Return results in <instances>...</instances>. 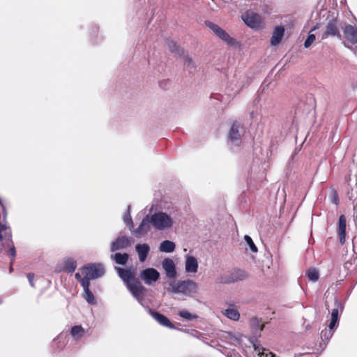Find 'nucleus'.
<instances>
[{"label":"nucleus","mask_w":357,"mask_h":357,"mask_svg":"<svg viewBox=\"0 0 357 357\" xmlns=\"http://www.w3.org/2000/svg\"><path fill=\"white\" fill-rule=\"evenodd\" d=\"M0 207L1 210V212H0V241L2 243V245L4 248H9L6 253L13 257L10 262L11 264H13L14 258L16 256V250L12 240L10 231L8 230L6 225L4 224L6 220L7 212L1 198H0ZM13 270V266L10 265V273H11Z\"/></svg>","instance_id":"20e7f679"},{"label":"nucleus","mask_w":357,"mask_h":357,"mask_svg":"<svg viewBox=\"0 0 357 357\" xmlns=\"http://www.w3.org/2000/svg\"><path fill=\"white\" fill-rule=\"evenodd\" d=\"M335 307L333 308L331 311V319L339 321V310L342 312L344 306L343 304L337 298L335 300Z\"/></svg>","instance_id":"bb28decb"},{"label":"nucleus","mask_w":357,"mask_h":357,"mask_svg":"<svg viewBox=\"0 0 357 357\" xmlns=\"http://www.w3.org/2000/svg\"><path fill=\"white\" fill-rule=\"evenodd\" d=\"M148 310L149 314L156 320L160 325L169 328L170 329H175L174 325L171 322V321L164 314H160L158 312L153 311L149 307H146Z\"/></svg>","instance_id":"4468645a"},{"label":"nucleus","mask_w":357,"mask_h":357,"mask_svg":"<svg viewBox=\"0 0 357 357\" xmlns=\"http://www.w3.org/2000/svg\"><path fill=\"white\" fill-rule=\"evenodd\" d=\"M178 315L181 317H182L183 319H184L185 320H188V321L196 319L198 317L197 315L192 314L185 310H182L179 311Z\"/></svg>","instance_id":"7c9ffc66"},{"label":"nucleus","mask_w":357,"mask_h":357,"mask_svg":"<svg viewBox=\"0 0 357 357\" xmlns=\"http://www.w3.org/2000/svg\"><path fill=\"white\" fill-rule=\"evenodd\" d=\"M162 266L165 271L167 278L173 279L176 277V270L174 261L169 258H165L162 262Z\"/></svg>","instance_id":"2eb2a0df"},{"label":"nucleus","mask_w":357,"mask_h":357,"mask_svg":"<svg viewBox=\"0 0 357 357\" xmlns=\"http://www.w3.org/2000/svg\"><path fill=\"white\" fill-rule=\"evenodd\" d=\"M354 220L355 222L356 226L357 227V204L356 206H354ZM352 243H353L354 251L356 252L355 249L357 245V236L354 237V238L352 240Z\"/></svg>","instance_id":"58836bf2"},{"label":"nucleus","mask_w":357,"mask_h":357,"mask_svg":"<svg viewBox=\"0 0 357 357\" xmlns=\"http://www.w3.org/2000/svg\"><path fill=\"white\" fill-rule=\"evenodd\" d=\"M167 45L169 51L172 53H176L178 56L183 55L181 51L183 50L181 49L176 42L169 40L167 42Z\"/></svg>","instance_id":"c85d7f7f"},{"label":"nucleus","mask_w":357,"mask_h":357,"mask_svg":"<svg viewBox=\"0 0 357 357\" xmlns=\"http://www.w3.org/2000/svg\"><path fill=\"white\" fill-rule=\"evenodd\" d=\"M284 27L283 26H277L275 27L272 36L271 38V44L273 46L279 45L284 35Z\"/></svg>","instance_id":"f3484780"},{"label":"nucleus","mask_w":357,"mask_h":357,"mask_svg":"<svg viewBox=\"0 0 357 357\" xmlns=\"http://www.w3.org/2000/svg\"><path fill=\"white\" fill-rule=\"evenodd\" d=\"M130 206H128V211L124 215L123 220H124V222L130 227V230L132 231V229L133 228V222H132V218H131V215L130 213Z\"/></svg>","instance_id":"2f4dec72"},{"label":"nucleus","mask_w":357,"mask_h":357,"mask_svg":"<svg viewBox=\"0 0 357 357\" xmlns=\"http://www.w3.org/2000/svg\"><path fill=\"white\" fill-rule=\"evenodd\" d=\"M181 215L178 206L172 205L167 208L166 212L158 211L149 215L152 226L157 230L163 231L170 229L174 224L175 220Z\"/></svg>","instance_id":"f03ea898"},{"label":"nucleus","mask_w":357,"mask_h":357,"mask_svg":"<svg viewBox=\"0 0 357 357\" xmlns=\"http://www.w3.org/2000/svg\"><path fill=\"white\" fill-rule=\"evenodd\" d=\"M26 277H27V279L29 280L30 285L32 287H34V284H33L34 274L29 273L27 274Z\"/></svg>","instance_id":"a19ab883"},{"label":"nucleus","mask_w":357,"mask_h":357,"mask_svg":"<svg viewBox=\"0 0 357 357\" xmlns=\"http://www.w3.org/2000/svg\"><path fill=\"white\" fill-rule=\"evenodd\" d=\"M306 274L310 281L316 282L319 279V273L315 268L308 270Z\"/></svg>","instance_id":"473e14b6"},{"label":"nucleus","mask_w":357,"mask_h":357,"mask_svg":"<svg viewBox=\"0 0 357 357\" xmlns=\"http://www.w3.org/2000/svg\"><path fill=\"white\" fill-rule=\"evenodd\" d=\"M132 238L126 236H119L111 243V252L123 250L129 247L132 243Z\"/></svg>","instance_id":"f8f14e48"},{"label":"nucleus","mask_w":357,"mask_h":357,"mask_svg":"<svg viewBox=\"0 0 357 357\" xmlns=\"http://www.w3.org/2000/svg\"><path fill=\"white\" fill-rule=\"evenodd\" d=\"M347 219L344 215H341L339 218L337 225V236L341 245H343L346 239Z\"/></svg>","instance_id":"dca6fc26"},{"label":"nucleus","mask_w":357,"mask_h":357,"mask_svg":"<svg viewBox=\"0 0 357 357\" xmlns=\"http://www.w3.org/2000/svg\"><path fill=\"white\" fill-rule=\"evenodd\" d=\"M255 351L257 352L259 357H275L273 353L259 346L255 345Z\"/></svg>","instance_id":"c756f323"},{"label":"nucleus","mask_w":357,"mask_h":357,"mask_svg":"<svg viewBox=\"0 0 357 357\" xmlns=\"http://www.w3.org/2000/svg\"><path fill=\"white\" fill-rule=\"evenodd\" d=\"M167 291L173 294H180L192 297L198 291V284L190 279L173 280L169 282Z\"/></svg>","instance_id":"39448f33"},{"label":"nucleus","mask_w":357,"mask_h":357,"mask_svg":"<svg viewBox=\"0 0 357 357\" xmlns=\"http://www.w3.org/2000/svg\"><path fill=\"white\" fill-rule=\"evenodd\" d=\"M250 324L252 328L257 331V332H261L263 330V326H260V321L257 317H253L250 319Z\"/></svg>","instance_id":"f704fd0d"},{"label":"nucleus","mask_w":357,"mask_h":357,"mask_svg":"<svg viewBox=\"0 0 357 357\" xmlns=\"http://www.w3.org/2000/svg\"><path fill=\"white\" fill-rule=\"evenodd\" d=\"M83 296L89 304L96 303L95 296H93V293L90 289L84 291Z\"/></svg>","instance_id":"72a5a7b5"},{"label":"nucleus","mask_w":357,"mask_h":357,"mask_svg":"<svg viewBox=\"0 0 357 357\" xmlns=\"http://www.w3.org/2000/svg\"><path fill=\"white\" fill-rule=\"evenodd\" d=\"M139 276L146 284L151 285L159 280L160 273L154 268H147L140 272Z\"/></svg>","instance_id":"9b49d317"},{"label":"nucleus","mask_w":357,"mask_h":357,"mask_svg":"<svg viewBox=\"0 0 357 357\" xmlns=\"http://www.w3.org/2000/svg\"><path fill=\"white\" fill-rule=\"evenodd\" d=\"M345 38L352 45H357V31L351 25H347L344 29Z\"/></svg>","instance_id":"a211bd4d"},{"label":"nucleus","mask_w":357,"mask_h":357,"mask_svg":"<svg viewBox=\"0 0 357 357\" xmlns=\"http://www.w3.org/2000/svg\"><path fill=\"white\" fill-rule=\"evenodd\" d=\"M135 250L138 255L140 262H144L150 252V247L146 243L137 244L135 246Z\"/></svg>","instance_id":"6ab92c4d"},{"label":"nucleus","mask_w":357,"mask_h":357,"mask_svg":"<svg viewBox=\"0 0 357 357\" xmlns=\"http://www.w3.org/2000/svg\"><path fill=\"white\" fill-rule=\"evenodd\" d=\"M205 24L227 45H233L235 43V40L218 24L210 21H206Z\"/></svg>","instance_id":"1a4fd4ad"},{"label":"nucleus","mask_w":357,"mask_h":357,"mask_svg":"<svg viewBox=\"0 0 357 357\" xmlns=\"http://www.w3.org/2000/svg\"><path fill=\"white\" fill-rule=\"evenodd\" d=\"M333 335V331L325 329L321 332V338L323 341H326V343H328V340L332 337Z\"/></svg>","instance_id":"e433bc0d"},{"label":"nucleus","mask_w":357,"mask_h":357,"mask_svg":"<svg viewBox=\"0 0 357 357\" xmlns=\"http://www.w3.org/2000/svg\"><path fill=\"white\" fill-rule=\"evenodd\" d=\"M84 329L81 325L74 326L70 330V334L76 340H79L84 335Z\"/></svg>","instance_id":"393cba45"},{"label":"nucleus","mask_w":357,"mask_h":357,"mask_svg":"<svg viewBox=\"0 0 357 357\" xmlns=\"http://www.w3.org/2000/svg\"><path fill=\"white\" fill-rule=\"evenodd\" d=\"M338 326V321L331 319L330 324H329V330L331 331H334V329Z\"/></svg>","instance_id":"ea45409f"},{"label":"nucleus","mask_w":357,"mask_h":357,"mask_svg":"<svg viewBox=\"0 0 357 357\" xmlns=\"http://www.w3.org/2000/svg\"><path fill=\"white\" fill-rule=\"evenodd\" d=\"M248 277L247 273L242 269L234 268L231 271L224 273L218 278V282L222 284H230L243 280Z\"/></svg>","instance_id":"0eeeda50"},{"label":"nucleus","mask_w":357,"mask_h":357,"mask_svg":"<svg viewBox=\"0 0 357 357\" xmlns=\"http://www.w3.org/2000/svg\"><path fill=\"white\" fill-rule=\"evenodd\" d=\"M150 220L149 215H146L142 219L138 227L131 231L132 234L137 238L145 236L149 230L150 224H151Z\"/></svg>","instance_id":"ddd939ff"},{"label":"nucleus","mask_w":357,"mask_h":357,"mask_svg":"<svg viewBox=\"0 0 357 357\" xmlns=\"http://www.w3.org/2000/svg\"><path fill=\"white\" fill-rule=\"evenodd\" d=\"M321 26V22H317V24L310 29L308 36L305 40L304 46L306 48H308L313 42L316 40V35L314 33H312V31H314L316 30L320 29Z\"/></svg>","instance_id":"4be33fe9"},{"label":"nucleus","mask_w":357,"mask_h":357,"mask_svg":"<svg viewBox=\"0 0 357 357\" xmlns=\"http://www.w3.org/2000/svg\"><path fill=\"white\" fill-rule=\"evenodd\" d=\"M115 270L132 296L141 305L145 307L144 296L146 289L142 285L139 280L135 278L133 273L129 269L116 266Z\"/></svg>","instance_id":"f257e3e1"},{"label":"nucleus","mask_w":357,"mask_h":357,"mask_svg":"<svg viewBox=\"0 0 357 357\" xmlns=\"http://www.w3.org/2000/svg\"><path fill=\"white\" fill-rule=\"evenodd\" d=\"M176 245L173 241H163L159 246V250L162 252L171 253L174 251Z\"/></svg>","instance_id":"5701e85b"},{"label":"nucleus","mask_w":357,"mask_h":357,"mask_svg":"<svg viewBox=\"0 0 357 357\" xmlns=\"http://www.w3.org/2000/svg\"><path fill=\"white\" fill-rule=\"evenodd\" d=\"M111 257L117 264L126 265L128 262L129 255L127 253L116 252L115 255H112Z\"/></svg>","instance_id":"b1692460"},{"label":"nucleus","mask_w":357,"mask_h":357,"mask_svg":"<svg viewBox=\"0 0 357 357\" xmlns=\"http://www.w3.org/2000/svg\"><path fill=\"white\" fill-rule=\"evenodd\" d=\"M3 300L0 298V304L2 303Z\"/></svg>","instance_id":"c03bdc74"},{"label":"nucleus","mask_w":357,"mask_h":357,"mask_svg":"<svg viewBox=\"0 0 357 357\" xmlns=\"http://www.w3.org/2000/svg\"><path fill=\"white\" fill-rule=\"evenodd\" d=\"M244 239L247 244L248 245V246L250 247V249L252 252H257L258 251L257 246L255 245L252 238L250 236L245 235Z\"/></svg>","instance_id":"c9c22d12"},{"label":"nucleus","mask_w":357,"mask_h":357,"mask_svg":"<svg viewBox=\"0 0 357 357\" xmlns=\"http://www.w3.org/2000/svg\"><path fill=\"white\" fill-rule=\"evenodd\" d=\"M244 132V126L241 121H235L232 123L227 138V145L231 150L235 151L241 146Z\"/></svg>","instance_id":"423d86ee"},{"label":"nucleus","mask_w":357,"mask_h":357,"mask_svg":"<svg viewBox=\"0 0 357 357\" xmlns=\"http://www.w3.org/2000/svg\"><path fill=\"white\" fill-rule=\"evenodd\" d=\"M185 268L188 273H196L198 269V262L197 259L193 256L188 255L186 257Z\"/></svg>","instance_id":"aec40b11"},{"label":"nucleus","mask_w":357,"mask_h":357,"mask_svg":"<svg viewBox=\"0 0 357 357\" xmlns=\"http://www.w3.org/2000/svg\"><path fill=\"white\" fill-rule=\"evenodd\" d=\"M223 314L226 316L227 318L234 321H237L240 318V314L238 311L237 310V309L234 307H229L228 309H226L223 312Z\"/></svg>","instance_id":"a878e982"},{"label":"nucleus","mask_w":357,"mask_h":357,"mask_svg":"<svg viewBox=\"0 0 357 357\" xmlns=\"http://www.w3.org/2000/svg\"><path fill=\"white\" fill-rule=\"evenodd\" d=\"M92 280L90 277L85 275L83 280L80 282L82 287H83L84 291L89 289L90 280Z\"/></svg>","instance_id":"4c0bfd02"},{"label":"nucleus","mask_w":357,"mask_h":357,"mask_svg":"<svg viewBox=\"0 0 357 357\" xmlns=\"http://www.w3.org/2000/svg\"><path fill=\"white\" fill-rule=\"evenodd\" d=\"M333 202H334L335 204H337V203H338V198L337 197H335Z\"/></svg>","instance_id":"37998d69"},{"label":"nucleus","mask_w":357,"mask_h":357,"mask_svg":"<svg viewBox=\"0 0 357 357\" xmlns=\"http://www.w3.org/2000/svg\"><path fill=\"white\" fill-rule=\"evenodd\" d=\"M75 278H76L77 280H78L79 282L82 281V280H83V278H82V275H80L79 273H76L75 274Z\"/></svg>","instance_id":"79ce46f5"},{"label":"nucleus","mask_w":357,"mask_h":357,"mask_svg":"<svg viewBox=\"0 0 357 357\" xmlns=\"http://www.w3.org/2000/svg\"><path fill=\"white\" fill-rule=\"evenodd\" d=\"M77 268V262L72 258H68L64 261L63 268L69 273H73Z\"/></svg>","instance_id":"cd10ccee"},{"label":"nucleus","mask_w":357,"mask_h":357,"mask_svg":"<svg viewBox=\"0 0 357 357\" xmlns=\"http://www.w3.org/2000/svg\"><path fill=\"white\" fill-rule=\"evenodd\" d=\"M320 16L324 18V21L321 22L325 24L324 30H319L317 33V38L323 40L328 37H340V28L342 26V22L338 20L337 17L335 15L334 13H331L326 9L321 10Z\"/></svg>","instance_id":"7ed1b4c3"},{"label":"nucleus","mask_w":357,"mask_h":357,"mask_svg":"<svg viewBox=\"0 0 357 357\" xmlns=\"http://www.w3.org/2000/svg\"><path fill=\"white\" fill-rule=\"evenodd\" d=\"M242 20L248 26L253 29L258 30L262 26L261 16L252 11L248 10L243 14Z\"/></svg>","instance_id":"6e6552de"},{"label":"nucleus","mask_w":357,"mask_h":357,"mask_svg":"<svg viewBox=\"0 0 357 357\" xmlns=\"http://www.w3.org/2000/svg\"><path fill=\"white\" fill-rule=\"evenodd\" d=\"M182 57L184 61V68L190 73H192L195 70V66L194 64V62L192 61V59L189 57L188 54L184 51H181Z\"/></svg>","instance_id":"412c9836"},{"label":"nucleus","mask_w":357,"mask_h":357,"mask_svg":"<svg viewBox=\"0 0 357 357\" xmlns=\"http://www.w3.org/2000/svg\"><path fill=\"white\" fill-rule=\"evenodd\" d=\"M82 270H83L84 275H88L93 280L99 278L105 274V267L103 264L100 263L90 264L84 266Z\"/></svg>","instance_id":"9d476101"},{"label":"nucleus","mask_w":357,"mask_h":357,"mask_svg":"<svg viewBox=\"0 0 357 357\" xmlns=\"http://www.w3.org/2000/svg\"><path fill=\"white\" fill-rule=\"evenodd\" d=\"M162 82L160 83V85L161 86V87H163V86H162Z\"/></svg>","instance_id":"a18cd8bd"}]
</instances>
